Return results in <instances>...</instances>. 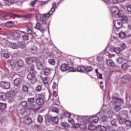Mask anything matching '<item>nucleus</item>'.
Instances as JSON below:
<instances>
[{
	"mask_svg": "<svg viewBox=\"0 0 131 131\" xmlns=\"http://www.w3.org/2000/svg\"><path fill=\"white\" fill-rule=\"evenodd\" d=\"M26 30L27 32H28V34H31L32 33V30H31V28L26 27Z\"/></svg>",
	"mask_w": 131,
	"mask_h": 131,
	"instance_id": "obj_51",
	"label": "nucleus"
},
{
	"mask_svg": "<svg viewBox=\"0 0 131 131\" xmlns=\"http://www.w3.org/2000/svg\"><path fill=\"white\" fill-rule=\"evenodd\" d=\"M37 61V57H27L26 59V62L28 65H30V64L33 63V62H36Z\"/></svg>",
	"mask_w": 131,
	"mask_h": 131,
	"instance_id": "obj_17",
	"label": "nucleus"
},
{
	"mask_svg": "<svg viewBox=\"0 0 131 131\" xmlns=\"http://www.w3.org/2000/svg\"><path fill=\"white\" fill-rule=\"evenodd\" d=\"M119 36L120 38H125L126 37V34L123 32H121L119 33Z\"/></svg>",
	"mask_w": 131,
	"mask_h": 131,
	"instance_id": "obj_37",
	"label": "nucleus"
},
{
	"mask_svg": "<svg viewBox=\"0 0 131 131\" xmlns=\"http://www.w3.org/2000/svg\"><path fill=\"white\" fill-rule=\"evenodd\" d=\"M22 83V79L20 78H17L14 80L13 84L15 86H19Z\"/></svg>",
	"mask_w": 131,
	"mask_h": 131,
	"instance_id": "obj_21",
	"label": "nucleus"
},
{
	"mask_svg": "<svg viewBox=\"0 0 131 131\" xmlns=\"http://www.w3.org/2000/svg\"><path fill=\"white\" fill-rule=\"evenodd\" d=\"M48 63H49L50 65L54 66L56 64V61H55L54 59H50L48 60Z\"/></svg>",
	"mask_w": 131,
	"mask_h": 131,
	"instance_id": "obj_43",
	"label": "nucleus"
},
{
	"mask_svg": "<svg viewBox=\"0 0 131 131\" xmlns=\"http://www.w3.org/2000/svg\"><path fill=\"white\" fill-rule=\"evenodd\" d=\"M0 85L2 89H4L5 90H8L10 89V82L7 81H1L0 82Z\"/></svg>",
	"mask_w": 131,
	"mask_h": 131,
	"instance_id": "obj_16",
	"label": "nucleus"
},
{
	"mask_svg": "<svg viewBox=\"0 0 131 131\" xmlns=\"http://www.w3.org/2000/svg\"><path fill=\"white\" fill-rule=\"evenodd\" d=\"M22 33H23L22 31H14L11 33L10 35L12 37V39L15 40L20 37V35H22Z\"/></svg>",
	"mask_w": 131,
	"mask_h": 131,
	"instance_id": "obj_11",
	"label": "nucleus"
},
{
	"mask_svg": "<svg viewBox=\"0 0 131 131\" xmlns=\"http://www.w3.org/2000/svg\"><path fill=\"white\" fill-rule=\"evenodd\" d=\"M61 126H63V127H69L70 126L69 124L67 122H62L61 124Z\"/></svg>",
	"mask_w": 131,
	"mask_h": 131,
	"instance_id": "obj_49",
	"label": "nucleus"
},
{
	"mask_svg": "<svg viewBox=\"0 0 131 131\" xmlns=\"http://www.w3.org/2000/svg\"><path fill=\"white\" fill-rule=\"evenodd\" d=\"M50 16H51V14H49V13L42 14L41 15L40 18L42 24H44L45 25L47 24V21H46V20H48V19L50 18Z\"/></svg>",
	"mask_w": 131,
	"mask_h": 131,
	"instance_id": "obj_15",
	"label": "nucleus"
},
{
	"mask_svg": "<svg viewBox=\"0 0 131 131\" xmlns=\"http://www.w3.org/2000/svg\"><path fill=\"white\" fill-rule=\"evenodd\" d=\"M121 18H122V21H124L125 22L127 21V20H128L127 16H125L122 17Z\"/></svg>",
	"mask_w": 131,
	"mask_h": 131,
	"instance_id": "obj_59",
	"label": "nucleus"
},
{
	"mask_svg": "<svg viewBox=\"0 0 131 131\" xmlns=\"http://www.w3.org/2000/svg\"><path fill=\"white\" fill-rule=\"evenodd\" d=\"M16 64H17L18 67H22V66L24 65V62H23V60H19L17 62H16Z\"/></svg>",
	"mask_w": 131,
	"mask_h": 131,
	"instance_id": "obj_42",
	"label": "nucleus"
},
{
	"mask_svg": "<svg viewBox=\"0 0 131 131\" xmlns=\"http://www.w3.org/2000/svg\"><path fill=\"white\" fill-rule=\"evenodd\" d=\"M123 124H125L126 125L127 128L128 129L129 128H130L131 127V121L129 119H125L123 120Z\"/></svg>",
	"mask_w": 131,
	"mask_h": 131,
	"instance_id": "obj_22",
	"label": "nucleus"
},
{
	"mask_svg": "<svg viewBox=\"0 0 131 131\" xmlns=\"http://www.w3.org/2000/svg\"><path fill=\"white\" fill-rule=\"evenodd\" d=\"M117 63H118V64H121V63H122L123 62L124 59H123V58H122V57H119L117 59Z\"/></svg>",
	"mask_w": 131,
	"mask_h": 131,
	"instance_id": "obj_48",
	"label": "nucleus"
},
{
	"mask_svg": "<svg viewBox=\"0 0 131 131\" xmlns=\"http://www.w3.org/2000/svg\"><path fill=\"white\" fill-rule=\"evenodd\" d=\"M18 47H19L20 48H25V42L24 41H20L18 42Z\"/></svg>",
	"mask_w": 131,
	"mask_h": 131,
	"instance_id": "obj_44",
	"label": "nucleus"
},
{
	"mask_svg": "<svg viewBox=\"0 0 131 131\" xmlns=\"http://www.w3.org/2000/svg\"><path fill=\"white\" fill-rule=\"evenodd\" d=\"M12 16H14V17H16L17 18H23L24 17V15H16L15 14H12Z\"/></svg>",
	"mask_w": 131,
	"mask_h": 131,
	"instance_id": "obj_61",
	"label": "nucleus"
},
{
	"mask_svg": "<svg viewBox=\"0 0 131 131\" xmlns=\"http://www.w3.org/2000/svg\"><path fill=\"white\" fill-rule=\"evenodd\" d=\"M35 91L38 92H40V91H41V86H40V85H38L35 88Z\"/></svg>",
	"mask_w": 131,
	"mask_h": 131,
	"instance_id": "obj_54",
	"label": "nucleus"
},
{
	"mask_svg": "<svg viewBox=\"0 0 131 131\" xmlns=\"http://www.w3.org/2000/svg\"><path fill=\"white\" fill-rule=\"evenodd\" d=\"M111 123L112 126H115V119L113 120L111 119Z\"/></svg>",
	"mask_w": 131,
	"mask_h": 131,
	"instance_id": "obj_58",
	"label": "nucleus"
},
{
	"mask_svg": "<svg viewBox=\"0 0 131 131\" xmlns=\"http://www.w3.org/2000/svg\"><path fill=\"white\" fill-rule=\"evenodd\" d=\"M52 121L54 123H57L58 121H59V119H58V117L55 116V117H53L52 118Z\"/></svg>",
	"mask_w": 131,
	"mask_h": 131,
	"instance_id": "obj_46",
	"label": "nucleus"
},
{
	"mask_svg": "<svg viewBox=\"0 0 131 131\" xmlns=\"http://www.w3.org/2000/svg\"><path fill=\"white\" fill-rule=\"evenodd\" d=\"M14 24V21H8L6 23V27H9L11 28L13 27V24Z\"/></svg>",
	"mask_w": 131,
	"mask_h": 131,
	"instance_id": "obj_35",
	"label": "nucleus"
},
{
	"mask_svg": "<svg viewBox=\"0 0 131 131\" xmlns=\"http://www.w3.org/2000/svg\"><path fill=\"white\" fill-rule=\"evenodd\" d=\"M115 22L117 24L115 27L116 29H120L122 27V20L116 19Z\"/></svg>",
	"mask_w": 131,
	"mask_h": 131,
	"instance_id": "obj_23",
	"label": "nucleus"
},
{
	"mask_svg": "<svg viewBox=\"0 0 131 131\" xmlns=\"http://www.w3.org/2000/svg\"><path fill=\"white\" fill-rule=\"evenodd\" d=\"M31 16H32L31 14H28L24 15V17H25V18H31Z\"/></svg>",
	"mask_w": 131,
	"mask_h": 131,
	"instance_id": "obj_64",
	"label": "nucleus"
},
{
	"mask_svg": "<svg viewBox=\"0 0 131 131\" xmlns=\"http://www.w3.org/2000/svg\"><path fill=\"white\" fill-rule=\"evenodd\" d=\"M108 118H109V117H107L104 116V117H101V121L105 122V121H107V119H108Z\"/></svg>",
	"mask_w": 131,
	"mask_h": 131,
	"instance_id": "obj_55",
	"label": "nucleus"
},
{
	"mask_svg": "<svg viewBox=\"0 0 131 131\" xmlns=\"http://www.w3.org/2000/svg\"><path fill=\"white\" fill-rule=\"evenodd\" d=\"M124 101L123 99L120 98H117L115 99V110L117 112L119 110L121 109V107L123 106Z\"/></svg>",
	"mask_w": 131,
	"mask_h": 131,
	"instance_id": "obj_5",
	"label": "nucleus"
},
{
	"mask_svg": "<svg viewBox=\"0 0 131 131\" xmlns=\"http://www.w3.org/2000/svg\"><path fill=\"white\" fill-rule=\"evenodd\" d=\"M51 81L52 80L49 77H45L43 79V82L45 83V84H48V83L51 82Z\"/></svg>",
	"mask_w": 131,
	"mask_h": 131,
	"instance_id": "obj_31",
	"label": "nucleus"
},
{
	"mask_svg": "<svg viewBox=\"0 0 131 131\" xmlns=\"http://www.w3.org/2000/svg\"><path fill=\"white\" fill-rule=\"evenodd\" d=\"M23 122L25 124H31L32 122V120L28 116H26L23 118Z\"/></svg>",
	"mask_w": 131,
	"mask_h": 131,
	"instance_id": "obj_19",
	"label": "nucleus"
},
{
	"mask_svg": "<svg viewBox=\"0 0 131 131\" xmlns=\"http://www.w3.org/2000/svg\"><path fill=\"white\" fill-rule=\"evenodd\" d=\"M28 102L30 104H33L34 103V98H31L28 99Z\"/></svg>",
	"mask_w": 131,
	"mask_h": 131,
	"instance_id": "obj_53",
	"label": "nucleus"
},
{
	"mask_svg": "<svg viewBox=\"0 0 131 131\" xmlns=\"http://www.w3.org/2000/svg\"><path fill=\"white\" fill-rule=\"evenodd\" d=\"M55 8H56V4H54L53 5V8L51 9V10L48 13L49 15H52L53 13L55 12Z\"/></svg>",
	"mask_w": 131,
	"mask_h": 131,
	"instance_id": "obj_40",
	"label": "nucleus"
},
{
	"mask_svg": "<svg viewBox=\"0 0 131 131\" xmlns=\"http://www.w3.org/2000/svg\"><path fill=\"white\" fill-rule=\"evenodd\" d=\"M35 28V29L39 30L41 32H42V33H43V32H45V29L42 27H41L39 23H37L36 24Z\"/></svg>",
	"mask_w": 131,
	"mask_h": 131,
	"instance_id": "obj_24",
	"label": "nucleus"
},
{
	"mask_svg": "<svg viewBox=\"0 0 131 131\" xmlns=\"http://www.w3.org/2000/svg\"><path fill=\"white\" fill-rule=\"evenodd\" d=\"M52 111L53 112H55V113H58V110L57 108V107H53L52 109Z\"/></svg>",
	"mask_w": 131,
	"mask_h": 131,
	"instance_id": "obj_62",
	"label": "nucleus"
},
{
	"mask_svg": "<svg viewBox=\"0 0 131 131\" xmlns=\"http://www.w3.org/2000/svg\"><path fill=\"white\" fill-rule=\"evenodd\" d=\"M6 99V96L5 94H0V100H2V101H4Z\"/></svg>",
	"mask_w": 131,
	"mask_h": 131,
	"instance_id": "obj_56",
	"label": "nucleus"
},
{
	"mask_svg": "<svg viewBox=\"0 0 131 131\" xmlns=\"http://www.w3.org/2000/svg\"><path fill=\"white\" fill-rule=\"evenodd\" d=\"M127 11L130 13L131 12V4L127 6Z\"/></svg>",
	"mask_w": 131,
	"mask_h": 131,
	"instance_id": "obj_63",
	"label": "nucleus"
},
{
	"mask_svg": "<svg viewBox=\"0 0 131 131\" xmlns=\"http://www.w3.org/2000/svg\"><path fill=\"white\" fill-rule=\"evenodd\" d=\"M128 68V66L127 64V63H123V64L122 65V69L123 70H126Z\"/></svg>",
	"mask_w": 131,
	"mask_h": 131,
	"instance_id": "obj_45",
	"label": "nucleus"
},
{
	"mask_svg": "<svg viewBox=\"0 0 131 131\" xmlns=\"http://www.w3.org/2000/svg\"><path fill=\"white\" fill-rule=\"evenodd\" d=\"M80 128L82 130H83V129H85L86 128V125H85V124L84 123L80 124Z\"/></svg>",
	"mask_w": 131,
	"mask_h": 131,
	"instance_id": "obj_50",
	"label": "nucleus"
},
{
	"mask_svg": "<svg viewBox=\"0 0 131 131\" xmlns=\"http://www.w3.org/2000/svg\"><path fill=\"white\" fill-rule=\"evenodd\" d=\"M29 73H35L34 71V65L32 64L28 68Z\"/></svg>",
	"mask_w": 131,
	"mask_h": 131,
	"instance_id": "obj_28",
	"label": "nucleus"
},
{
	"mask_svg": "<svg viewBox=\"0 0 131 131\" xmlns=\"http://www.w3.org/2000/svg\"><path fill=\"white\" fill-rule=\"evenodd\" d=\"M7 108V104L4 103H0V113L2 112V110H4Z\"/></svg>",
	"mask_w": 131,
	"mask_h": 131,
	"instance_id": "obj_33",
	"label": "nucleus"
},
{
	"mask_svg": "<svg viewBox=\"0 0 131 131\" xmlns=\"http://www.w3.org/2000/svg\"><path fill=\"white\" fill-rule=\"evenodd\" d=\"M107 64L110 67H113L114 66V62L112 60L108 59L106 60Z\"/></svg>",
	"mask_w": 131,
	"mask_h": 131,
	"instance_id": "obj_32",
	"label": "nucleus"
},
{
	"mask_svg": "<svg viewBox=\"0 0 131 131\" xmlns=\"http://www.w3.org/2000/svg\"><path fill=\"white\" fill-rule=\"evenodd\" d=\"M30 50L32 54H36V53H37V47L35 46L32 47L30 48Z\"/></svg>",
	"mask_w": 131,
	"mask_h": 131,
	"instance_id": "obj_30",
	"label": "nucleus"
},
{
	"mask_svg": "<svg viewBox=\"0 0 131 131\" xmlns=\"http://www.w3.org/2000/svg\"><path fill=\"white\" fill-rule=\"evenodd\" d=\"M107 5L113 17L115 16V0H103Z\"/></svg>",
	"mask_w": 131,
	"mask_h": 131,
	"instance_id": "obj_2",
	"label": "nucleus"
},
{
	"mask_svg": "<svg viewBox=\"0 0 131 131\" xmlns=\"http://www.w3.org/2000/svg\"><path fill=\"white\" fill-rule=\"evenodd\" d=\"M71 117L72 115L68 112H66L63 115L61 116V119H67L68 118V122L71 124H74V119H73Z\"/></svg>",
	"mask_w": 131,
	"mask_h": 131,
	"instance_id": "obj_7",
	"label": "nucleus"
},
{
	"mask_svg": "<svg viewBox=\"0 0 131 131\" xmlns=\"http://www.w3.org/2000/svg\"><path fill=\"white\" fill-rule=\"evenodd\" d=\"M83 123H98L99 122V116H92L90 118L89 117H86L83 118Z\"/></svg>",
	"mask_w": 131,
	"mask_h": 131,
	"instance_id": "obj_4",
	"label": "nucleus"
},
{
	"mask_svg": "<svg viewBox=\"0 0 131 131\" xmlns=\"http://www.w3.org/2000/svg\"><path fill=\"white\" fill-rule=\"evenodd\" d=\"M27 78L32 83H35L37 81V79L35 77V73H29Z\"/></svg>",
	"mask_w": 131,
	"mask_h": 131,
	"instance_id": "obj_10",
	"label": "nucleus"
},
{
	"mask_svg": "<svg viewBox=\"0 0 131 131\" xmlns=\"http://www.w3.org/2000/svg\"><path fill=\"white\" fill-rule=\"evenodd\" d=\"M125 49H126V45H125V43H121L120 47V49H119L118 50V52L116 51V50H117V48H115L116 53L117 54H120V51H123V50H125Z\"/></svg>",
	"mask_w": 131,
	"mask_h": 131,
	"instance_id": "obj_20",
	"label": "nucleus"
},
{
	"mask_svg": "<svg viewBox=\"0 0 131 131\" xmlns=\"http://www.w3.org/2000/svg\"><path fill=\"white\" fill-rule=\"evenodd\" d=\"M22 37L24 40H28V39H29V36L28 34L23 35Z\"/></svg>",
	"mask_w": 131,
	"mask_h": 131,
	"instance_id": "obj_52",
	"label": "nucleus"
},
{
	"mask_svg": "<svg viewBox=\"0 0 131 131\" xmlns=\"http://www.w3.org/2000/svg\"><path fill=\"white\" fill-rule=\"evenodd\" d=\"M3 57L4 58H6V59H8V58L10 57V55L7 53H4Z\"/></svg>",
	"mask_w": 131,
	"mask_h": 131,
	"instance_id": "obj_60",
	"label": "nucleus"
},
{
	"mask_svg": "<svg viewBox=\"0 0 131 131\" xmlns=\"http://www.w3.org/2000/svg\"><path fill=\"white\" fill-rule=\"evenodd\" d=\"M13 16V13H9L7 15H5L4 16V18L3 19L4 20H8V19H10L11 18V16Z\"/></svg>",
	"mask_w": 131,
	"mask_h": 131,
	"instance_id": "obj_36",
	"label": "nucleus"
},
{
	"mask_svg": "<svg viewBox=\"0 0 131 131\" xmlns=\"http://www.w3.org/2000/svg\"><path fill=\"white\" fill-rule=\"evenodd\" d=\"M3 2L6 6H11L14 4L13 0H3Z\"/></svg>",
	"mask_w": 131,
	"mask_h": 131,
	"instance_id": "obj_27",
	"label": "nucleus"
},
{
	"mask_svg": "<svg viewBox=\"0 0 131 131\" xmlns=\"http://www.w3.org/2000/svg\"><path fill=\"white\" fill-rule=\"evenodd\" d=\"M108 106L106 105H103L102 107V110L103 111V116L106 117H110L112 115V112L111 109L108 108Z\"/></svg>",
	"mask_w": 131,
	"mask_h": 131,
	"instance_id": "obj_8",
	"label": "nucleus"
},
{
	"mask_svg": "<svg viewBox=\"0 0 131 131\" xmlns=\"http://www.w3.org/2000/svg\"><path fill=\"white\" fill-rule=\"evenodd\" d=\"M36 67L38 70L41 69V68H42V63H41V62L38 61L36 63Z\"/></svg>",
	"mask_w": 131,
	"mask_h": 131,
	"instance_id": "obj_38",
	"label": "nucleus"
},
{
	"mask_svg": "<svg viewBox=\"0 0 131 131\" xmlns=\"http://www.w3.org/2000/svg\"><path fill=\"white\" fill-rule=\"evenodd\" d=\"M77 70L78 72L86 73L88 72H91V71H93V67L88 66H85L84 67L79 66L77 68Z\"/></svg>",
	"mask_w": 131,
	"mask_h": 131,
	"instance_id": "obj_6",
	"label": "nucleus"
},
{
	"mask_svg": "<svg viewBox=\"0 0 131 131\" xmlns=\"http://www.w3.org/2000/svg\"><path fill=\"white\" fill-rule=\"evenodd\" d=\"M44 75L49 76L51 74V69L49 68H44L43 69Z\"/></svg>",
	"mask_w": 131,
	"mask_h": 131,
	"instance_id": "obj_25",
	"label": "nucleus"
},
{
	"mask_svg": "<svg viewBox=\"0 0 131 131\" xmlns=\"http://www.w3.org/2000/svg\"><path fill=\"white\" fill-rule=\"evenodd\" d=\"M115 10L116 17H118V18L123 17V15H124V12H123V11L119 9L117 6H115Z\"/></svg>",
	"mask_w": 131,
	"mask_h": 131,
	"instance_id": "obj_14",
	"label": "nucleus"
},
{
	"mask_svg": "<svg viewBox=\"0 0 131 131\" xmlns=\"http://www.w3.org/2000/svg\"><path fill=\"white\" fill-rule=\"evenodd\" d=\"M113 33L111 37L110 40L109 46H107L105 50L103 51V55H98L97 56V61L98 62H103L104 61V59L106 58V56H109L111 55V53H114L115 52V48L113 45L115 43V37L113 36L114 33H115V30H114V27H115V21L113 20Z\"/></svg>",
	"mask_w": 131,
	"mask_h": 131,
	"instance_id": "obj_1",
	"label": "nucleus"
},
{
	"mask_svg": "<svg viewBox=\"0 0 131 131\" xmlns=\"http://www.w3.org/2000/svg\"><path fill=\"white\" fill-rule=\"evenodd\" d=\"M117 118L120 124H123V120L128 118V112L127 111H122L121 113L116 115Z\"/></svg>",
	"mask_w": 131,
	"mask_h": 131,
	"instance_id": "obj_3",
	"label": "nucleus"
},
{
	"mask_svg": "<svg viewBox=\"0 0 131 131\" xmlns=\"http://www.w3.org/2000/svg\"><path fill=\"white\" fill-rule=\"evenodd\" d=\"M21 91L23 93H28V86L23 85L21 88Z\"/></svg>",
	"mask_w": 131,
	"mask_h": 131,
	"instance_id": "obj_39",
	"label": "nucleus"
},
{
	"mask_svg": "<svg viewBox=\"0 0 131 131\" xmlns=\"http://www.w3.org/2000/svg\"><path fill=\"white\" fill-rule=\"evenodd\" d=\"M42 116H39L38 117V119H37V120H38V122H40V123H41V122H42Z\"/></svg>",
	"mask_w": 131,
	"mask_h": 131,
	"instance_id": "obj_57",
	"label": "nucleus"
},
{
	"mask_svg": "<svg viewBox=\"0 0 131 131\" xmlns=\"http://www.w3.org/2000/svg\"><path fill=\"white\" fill-rule=\"evenodd\" d=\"M111 104L114 106L115 105V94H113L111 97Z\"/></svg>",
	"mask_w": 131,
	"mask_h": 131,
	"instance_id": "obj_41",
	"label": "nucleus"
},
{
	"mask_svg": "<svg viewBox=\"0 0 131 131\" xmlns=\"http://www.w3.org/2000/svg\"><path fill=\"white\" fill-rule=\"evenodd\" d=\"M36 102L38 105H42V104L45 103V100L43 98H38L37 99H36Z\"/></svg>",
	"mask_w": 131,
	"mask_h": 131,
	"instance_id": "obj_29",
	"label": "nucleus"
},
{
	"mask_svg": "<svg viewBox=\"0 0 131 131\" xmlns=\"http://www.w3.org/2000/svg\"><path fill=\"white\" fill-rule=\"evenodd\" d=\"M60 70L62 72H64V71H67V70H70L71 72H74V71H75L74 69L71 70V68L69 67V66L66 63H63L61 65Z\"/></svg>",
	"mask_w": 131,
	"mask_h": 131,
	"instance_id": "obj_13",
	"label": "nucleus"
},
{
	"mask_svg": "<svg viewBox=\"0 0 131 131\" xmlns=\"http://www.w3.org/2000/svg\"><path fill=\"white\" fill-rule=\"evenodd\" d=\"M130 78V75H129V74H126V75H123L121 79L122 83L125 84V83H127V82H129Z\"/></svg>",
	"mask_w": 131,
	"mask_h": 131,
	"instance_id": "obj_12",
	"label": "nucleus"
},
{
	"mask_svg": "<svg viewBox=\"0 0 131 131\" xmlns=\"http://www.w3.org/2000/svg\"><path fill=\"white\" fill-rule=\"evenodd\" d=\"M3 41H5L3 46H4L5 47H9V48H11V49H18V45H17L16 43L11 42L8 40H5V39H3Z\"/></svg>",
	"mask_w": 131,
	"mask_h": 131,
	"instance_id": "obj_9",
	"label": "nucleus"
},
{
	"mask_svg": "<svg viewBox=\"0 0 131 131\" xmlns=\"http://www.w3.org/2000/svg\"><path fill=\"white\" fill-rule=\"evenodd\" d=\"M110 99V97L108 96L107 95L104 94L103 97V102L104 103H108L109 102V99Z\"/></svg>",
	"mask_w": 131,
	"mask_h": 131,
	"instance_id": "obj_34",
	"label": "nucleus"
},
{
	"mask_svg": "<svg viewBox=\"0 0 131 131\" xmlns=\"http://www.w3.org/2000/svg\"><path fill=\"white\" fill-rule=\"evenodd\" d=\"M28 110H37V107H36V105H34V104H30L27 107Z\"/></svg>",
	"mask_w": 131,
	"mask_h": 131,
	"instance_id": "obj_26",
	"label": "nucleus"
},
{
	"mask_svg": "<svg viewBox=\"0 0 131 131\" xmlns=\"http://www.w3.org/2000/svg\"><path fill=\"white\" fill-rule=\"evenodd\" d=\"M72 117H73L74 119L77 120V121H79V119H80V117L77 115H72Z\"/></svg>",
	"mask_w": 131,
	"mask_h": 131,
	"instance_id": "obj_47",
	"label": "nucleus"
},
{
	"mask_svg": "<svg viewBox=\"0 0 131 131\" xmlns=\"http://www.w3.org/2000/svg\"><path fill=\"white\" fill-rule=\"evenodd\" d=\"M20 106H23L24 108H22L21 110H19L18 111V112H19V113H20V114L23 115L24 114V113H25V109H24L25 108H26L27 107V102L26 101H23L21 103Z\"/></svg>",
	"mask_w": 131,
	"mask_h": 131,
	"instance_id": "obj_18",
	"label": "nucleus"
}]
</instances>
